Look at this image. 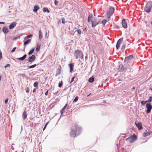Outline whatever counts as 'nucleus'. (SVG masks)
<instances>
[{"instance_id":"nucleus-53","label":"nucleus","mask_w":152,"mask_h":152,"mask_svg":"<svg viewBox=\"0 0 152 152\" xmlns=\"http://www.w3.org/2000/svg\"><path fill=\"white\" fill-rule=\"evenodd\" d=\"M91 20H91V19H90L89 18H88V22H91Z\"/></svg>"},{"instance_id":"nucleus-45","label":"nucleus","mask_w":152,"mask_h":152,"mask_svg":"<svg viewBox=\"0 0 152 152\" xmlns=\"http://www.w3.org/2000/svg\"><path fill=\"white\" fill-rule=\"evenodd\" d=\"M75 78V77H73L72 78L71 80L70 83H71L72 82L74 81Z\"/></svg>"},{"instance_id":"nucleus-12","label":"nucleus","mask_w":152,"mask_h":152,"mask_svg":"<svg viewBox=\"0 0 152 152\" xmlns=\"http://www.w3.org/2000/svg\"><path fill=\"white\" fill-rule=\"evenodd\" d=\"M122 25L123 27L125 28H126L127 27V24L124 19H123L122 20Z\"/></svg>"},{"instance_id":"nucleus-29","label":"nucleus","mask_w":152,"mask_h":152,"mask_svg":"<svg viewBox=\"0 0 152 152\" xmlns=\"http://www.w3.org/2000/svg\"><path fill=\"white\" fill-rule=\"evenodd\" d=\"M38 82L37 81L35 82L34 83V86L35 87H37L38 85Z\"/></svg>"},{"instance_id":"nucleus-34","label":"nucleus","mask_w":152,"mask_h":152,"mask_svg":"<svg viewBox=\"0 0 152 152\" xmlns=\"http://www.w3.org/2000/svg\"><path fill=\"white\" fill-rule=\"evenodd\" d=\"M129 68V65H125V71L127 70V69H128Z\"/></svg>"},{"instance_id":"nucleus-25","label":"nucleus","mask_w":152,"mask_h":152,"mask_svg":"<svg viewBox=\"0 0 152 152\" xmlns=\"http://www.w3.org/2000/svg\"><path fill=\"white\" fill-rule=\"evenodd\" d=\"M34 48H33L28 53V54L29 55H30L31 54L34 52Z\"/></svg>"},{"instance_id":"nucleus-18","label":"nucleus","mask_w":152,"mask_h":152,"mask_svg":"<svg viewBox=\"0 0 152 152\" xmlns=\"http://www.w3.org/2000/svg\"><path fill=\"white\" fill-rule=\"evenodd\" d=\"M22 115L23 120H25L27 118V114L26 111L23 112Z\"/></svg>"},{"instance_id":"nucleus-22","label":"nucleus","mask_w":152,"mask_h":152,"mask_svg":"<svg viewBox=\"0 0 152 152\" xmlns=\"http://www.w3.org/2000/svg\"><path fill=\"white\" fill-rule=\"evenodd\" d=\"M31 39H29L25 41L24 43V45H25L27 44H28V43H30L31 42Z\"/></svg>"},{"instance_id":"nucleus-13","label":"nucleus","mask_w":152,"mask_h":152,"mask_svg":"<svg viewBox=\"0 0 152 152\" xmlns=\"http://www.w3.org/2000/svg\"><path fill=\"white\" fill-rule=\"evenodd\" d=\"M135 124L139 130H141L142 129V128L141 123H135Z\"/></svg>"},{"instance_id":"nucleus-6","label":"nucleus","mask_w":152,"mask_h":152,"mask_svg":"<svg viewBox=\"0 0 152 152\" xmlns=\"http://www.w3.org/2000/svg\"><path fill=\"white\" fill-rule=\"evenodd\" d=\"M146 107L147 108L146 113H149L152 109V106L150 103H147L146 105Z\"/></svg>"},{"instance_id":"nucleus-42","label":"nucleus","mask_w":152,"mask_h":152,"mask_svg":"<svg viewBox=\"0 0 152 152\" xmlns=\"http://www.w3.org/2000/svg\"><path fill=\"white\" fill-rule=\"evenodd\" d=\"M58 2V1H57V0H55L54 4L55 5H56V6L57 5Z\"/></svg>"},{"instance_id":"nucleus-61","label":"nucleus","mask_w":152,"mask_h":152,"mask_svg":"<svg viewBox=\"0 0 152 152\" xmlns=\"http://www.w3.org/2000/svg\"><path fill=\"white\" fill-rule=\"evenodd\" d=\"M49 122H47L45 125H46V126H47V124H48Z\"/></svg>"},{"instance_id":"nucleus-4","label":"nucleus","mask_w":152,"mask_h":152,"mask_svg":"<svg viewBox=\"0 0 152 152\" xmlns=\"http://www.w3.org/2000/svg\"><path fill=\"white\" fill-rule=\"evenodd\" d=\"M91 22L92 23V27H95L96 25L101 23L100 19L97 18H95L94 20H91Z\"/></svg>"},{"instance_id":"nucleus-33","label":"nucleus","mask_w":152,"mask_h":152,"mask_svg":"<svg viewBox=\"0 0 152 152\" xmlns=\"http://www.w3.org/2000/svg\"><path fill=\"white\" fill-rule=\"evenodd\" d=\"M63 83L62 81H61L58 84V87L59 88H61L62 86Z\"/></svg>"},{"instance_id":"nucleus-43","label":"nucleus","mask_w":152,"mask_h":152,"mask_svg":"<svg viewBox=\"0 0 152 152\" xmlns=\"http://www.w3.org/2000/svg\"><path fill=\"white\" fill-rule=\"evenodd\" d=\"M26 92L27 93H28L29 92V88L28 87H27L26 88Z\"/></svg>"},{"instance_id":"nucleus-24","label":"nucleus","mask_w":152,"mask_h":152,"mask_svg":"<svg viewBox=\"0 0 152 152\" xmlns=\"http://www.w3.org/2000/svg\"><path fill=\"white\" fill-rule=\"evenodd\" d=\"M94 81V78L93 77L90 78L88 80V81L90 83H92Z\"/></svg>"},{"instance_id":"nucleus-44","label":"nucleus","mask_w":152,"mask_h":152,"mask_svg":"<svg viewBox=\"0 0 152 152\" xmlns=\"http://www.w3.org/2000/svg\"><path fill=\"white\" fill-rule=\"evenodd\" d=\"M10 64H7L4 66L5 68H7V67H10Z\"/></svg>"},{"instance_id":"nucleus-28","label":"nucleus","mask_w":152,"mask_h":152,"mask_svg":"<svg viewBox=\"0 0 152 152\" xmlns=\"http://www.w3.org/2000/svg\"><path fill=\"white\" fill-rule=\"evenodd\" d=\"M152 101V96H150L149 99H148V100L146 101L147 102H151Z\"/></svg>"},{"instance_id":"nucleus-64","label":"nucleus","mask_w":152,"mask_h":152,"mask_svg":"<svg viewBox=\"0 0 152 152\" xmlns=\"http://www.w3.org/2000/svg\"><path fill=\"white\" fill-rule=\"evenodd\" d=\"M87 58V56H86L85 57L86 58Z\"/></svg>"},{"instance_id":"nucleus-7","label":"nucleus","mask_w":152,"mask_h":152,"mask_svg":"<svg viewBox=\"0 0 152 152\" xmlns=\"http://www.w3.org/2000/svg\"><path fill=\"white\" fill-rule=\"evenodd\" d=\"M125 64L124 66L123 64H120L119 67L118 68V70L119 71L123 72L125 71Z\"/></svg>"},{"instance_id":"nucleus-39","label":"nucleus","mask_w":152,"mask_h":152,"mask_svg":"<svg viewBox=\"0 0 152 152\" xmlns=\"http://www.w3.org/2000/svg\"><path fill=\"white\" fill-rule=\"evenodd\" d=\"M8 100H9L8 98H7L5 100V101H4V103L6 104H7V103Z\"/></svg>"},{"instance_id":"nucleus-38","label":"nucleus","mask_w":152,"mask_h":152,"mask_svg":"<svg viewBox=\"0 0 152 152\" xmlns=\"http://www.w3.org/2000/svg\"><path fill=\"white\" fill-rule=\"evenodd\" d=\"M32 36H33V35L32 34H30V35H28L26 37H25V38H26V39L28 38H29L31 37Z\"/></svg>"},{"instance_id":"nucleus-63","label":"nucleus","mask_w":152,"mask_h":152,"mask_svg":"<svg viewBox=\"0 0 152 152\" xmlns=\"http://www.w3.org/2000/svg\"><path fill=\"white\" fill-rule=\"evenodd\" d=\"M119 81H121L122 80L121 79H119Z\"/></svg>"},{"instance_id":"nucleus-52","label":"nucleus","mask_w":152,"mask_h":152,"mask_svg":"<svg viewBox=\"0 0 152 152\" xmlns=\"http://www.w3.org/2000/svg\"><path fill=\"white\" fill-rule=\"evenodd\" d=\"M46 125H45L44 128H43V130H45V129L46 128Z\"/></svg>"},{"instance_id":"nucleus-47","label":"nucleus","mask_w":152,"mask_h":152,"mask_svg":"<svg viewBox=\"0 0 152 152\" xmlns=\"http://www.w3.org/2000/svg\"><path fill=\"white\" fill-rule=\"evenodd\" d=\"M48 90H47L45 92V94L46 96H47L48 95Z\"/></svg>"},{"instance_id":"nucleus-3","label":"nucleus","mask_w":152,"mask_h":152,"mask_svg":"<svg viewBox=\"0 0 152 152\" xmlns=\"http://www.w3.org/2000/svg\"><path fill=\"white\" fill-rule=\"evenodd\" d=\"M114 10L115 9L114 7H110L109 9L107 11L106 14L108 20L110 19V17L114 13Z\"/></svg>"},{"instance_id":"nucleus-14","label":"nucleus","mask_w":152,"mask_h":152,"mask_svg":"<svg viewBox=\"0 0 152 152\" xmlns=\"http://www.w3.org/2000/svg\"><path fill=\"white\" fill-rule=\"evenodd\" d=\"M17 24V23L15 22H13L11 23L9 26V28L10 29H13L14 27H15Z\"/></svg>"},{"instance_id":"nucleus-58","label":"nucleus","mask_w":152,"mask_h":152,"mask_svg":"<svg viewBox=\"0 0 152 152\" xmlns=\"http://www.w3.org/2000/svg\"><path fill=\"white\" fill-rule=\"evenodd\" d=\"M47 35V31H46V33H45V37H46Z\"/></svg>"},{"instance_id":"nucleus-36","label":"nucleus","mask_w":152,"mask_h":152,"mask_svg":"<svg viewBox=\"0 0 152 152\" xmlns=\"http://www.w3.org/2000/svg\"><path fill=\"white\" fill-rule=\"evenodd\" d=\"M62 20V23L63 24H64L65 23V19L64 18H62L61 19Z\"/></svg>"},{"instance_id":"nucleus-5","label":"nucleus","mask_w":152,"mask_h":152,"mask_svg":"<svg viewBox=\"0 0 152 152\" xmlns=\"http://www.w3.org/2000/svg\"><path fill=\"white\" fill-rule=\"evenodd\" d=\"M137 136L135 135H134L127 138L126 140L129 141L130 143H132L135 141L137 140Z\"/></svg>"},{"instance_id":"nucleus-21","label":"nucleus","mask_w":152,"mask_h":152,"mask_svg":"<svg viewBox=\"0 0 152 152\" xmlns=\"http://www.w3.org/2000/svg\"><path fill=\"white\" fill-rule=\"evenodd\" d=\"M126 46V44L125 43H123L121 46V50L122 52H124Z\"/></svg>"},{"instance_id":"nucleus-16","label":"nucleus","mask_w":152,"mask_h":152,"mask_svg":"<svg viewBox=\"0 0 152 152\" xmlns=\"http://www.w3.org/2000/svg\"><path fill=\"white\" fill-rule=\"evenodd\" d=\"M27 56V55L25 54L22 57L18 58L17 59L19 60L23 61L25 59V58Z\"/></svg>"},{"instance_id":"nucleus-40","label":"nucleus","mask_w":152,"mask_h":152,"mask_svg":"<svg viewBox=\"0 0 152 152\" xmlns=\"http://www.w3.org/2000/svg\"><path fill=\"white\" fill-rule=\"evenodd\" d=\"M79 57H80L81 59L83 58V55L82 53H81V54H80V56Z\"/></svg>"},{"instance_id":"nucleus-26","label":"nucleus","mask_w":152,"mask_h":152,"mask_svg":"<svg viewBox=\"0 0 152 152\" xmlns=\"http://www.w3.org/2000/svg\"><path fill=\"white\" fill-rule=\"evenodd\" d=\"M42 38V34L41 30L39 31V39L40 40Z\"/></svg>"},{"instance_id":"nucleus-35","label":"nucleus","mask_w":152,"mask_h":152,"mask_svg":"<svg viewBox=\"0 0 152 152\" xmlns=\"http://www.w3.org/2000/svg\"><path fill=\"white\" fill-rule=\"evenodd\" d=\"M78 100V97L77 96L76 97H75V99L73 101V102H76Z\"/></svg>"},{"instance_id":"nucleus-20","label":"nucleus","mask_w":152,"mask_h":152,"mask_svg":"<svg viewBox=\"0 0 152 152\" xmlns=\"http://www.w3.org/2000/svg\"><path fill=\"white\" fill-rule=\"evenodd\" d=\"M41 44L40 43H37V47L36 49V50L37 52H38L40 49Z\"/></svg>"},{"instance_id":"nucleus-60","label":"nucleus","mask_w":152,"mask_h":152,"mask_svg":"<svg viewBox=\"0 0 152 152\" xmlns=\"http://www.w3.org/2000/svg\"><path fill=\"white\" fill-rule=\"evenodd\" d=\"M1 76H0V81H1Z\"/></svg>"},{"instance_id":"nucleus-37","label":"nucleus","mask_w":152,"mask_h":152,"mask_svg":"<svg viewBox=\"0 0 152 152\" xmlns=\"http://www.w3.org/2000/svg\"><path fill=\"white\" fill-rule=\"evenodd\" d=\"M146 102H147L146 101H142L141 102V104H142V105H144Z\"/></svg>"},{"instance_id":"nucleus-57","label":"nucleus","mask_w":152,"mask_h":152,"mask_svg":"<svg viewBox=\"0 0 152 152\" xmlns=\"http://www.w3.org/2000/svg\"><path fill=\"white\" fill-rule=\"evenodd\" d=\"M65 109V108L63 107L61 110H62V111H64Z\"/></svg>"},{"instance_id":"nucleus-54","label":"nucleus","mask_w":152,"mask_h":152,"mask_svg":"<svg viewBox=\"0 0 152 152\" xmlns=\"http://www.w3.org/2000/svg\"><path fill=\"white\" fill-rule=\"evenodd\" d=\"M5 23L4 22H0V24H4Z\"/></svg>"},{"instance_id":"nucleus-1","label":"nucleus","mask_w":152,"mask_h":152,"mask_svg":"<svg viewBox=\"0 0 152 152\" xmlns=\"http://www.w3.org/2000/svg\"><path fill=\"white\" fill-rule=\"evenodd\" d=\"M81 131V129L78 125H76L71 128L70 135L71 137H75L79 135Z\"/></svg>"},{"instance_id":"nucleus-30","label":"nucleus","mask_w":152,"mask_h":152,"mask_svg":"<svg viewBox=\"0 0 152 152\" xmlns=\"http://www.w3.org/2000/svg\"><path fill=\"white\" fill-rule=\"evenodd\" d=\"M107 22V21L105 20L104 19L102 21H100V23H102L103 25H105Z\"/></svg>"},{"instance_id":"nucleus-11","label":"nucleus","mask_w":152,"mask_h":152,"mask_svg":"<svg viewBox=\"0 0 152 152\" xmlns=\"http://www.w3.org/2000/svg\"><path fill=\"white\" fill-rule=\"evenodd\" d=\"M133 57L132 55H130L127 57H126L125 58L124 62H126V61H128L131 60L133 58Z\"/></svg>"},{"instance_id":"nucleus-56","label":"nucleus","mask_w":152,"mask_h":152,"mask_svg":"<svg viewBox=\"0 0 152 152\" xmlns=\"http://www.w3.org/2000/svg\"><path fill=\"white\" fill-rule=\"evenodd\" d=\"M36 91V89H34L33 90V92H35Z\"/></svg>"},{"instance_id":"nucleus-27","label":"nucleus","mask_w":152,"mask_h":152,"mask_svg":"<svg viewBox=\"0 0 152 152\" xmlns=\"http://www.w3.org/2000/svg\"><path fill=\"white\" fill-rule=\"evenodd\" d=\"M37 66V65L36 64H34L33 65H31L29 66H27V67H28V69L32 68H34L35 67Z\"/></svg>"},{"instance_id":"nucleus-62","label":"nucleus","mask_w":152,"mask_h":152,"mask_svg":"<svg viewBox=\"0 0 152 152\" xmlns=\"http://www.w3.org/2000/svg\"><path fill=\"white\" fill-rule=\"evenodd\" d=\"M91 94V93L88 96H90Z\"/></svg>"},{"instance_id":"nucleus-49","label":"nucleus","mask_w":152,"mask_h":152,"mask_svg":"<svg viewBox=\"0 0 152 152\" xmlns=\"http://www.w3.org/2000/svg\"><path fill=\"white\" fill-rule=\"evenodd\" d=\"M58 93V92L57 91V92H56L53 93V94L55 95H57V94Z\"/></svg>"},{"instance_id":"nucleus-10","label":"nucleus","mask_w":152,"mask_h":152,"mask_svg":"<svg viewBox=\"0 0 152 152\" xmlns=\"http://www.w3.org/2000/svg\"><path fill=\"white\" fill-rule=\"evenodd\" d=\"M36 59V56L35 55H33L30 57L28 59V61L29 62H32Z\"/></svg>"},{"instance_id":"nucleus-2","label":"nucleus","mask_w":152,"mask_h":152,"mask_svg":"<svg viewBox=\"0 0 152 152\" xmlns=\"http://www.w3.org/2000/svg\"><path fill=\"white\" fill-rule=\"evenodd\" d=\"M152 7V1H149L148 2L144 8V10L147 13L151 12Z\"/></svg>"},{"instance_id":"nucleus-50","label":"nucleus","mask_w":152,"mask_h":152,"mask_svg":"<svg viewBox=\"0 0 152 152\" xmlns=\"http://www.w3.org/2000/svg\"><path fill=\"white\" fill-rule=\"evenodd\" d=\"M109 80V79L108 78H107L105 80V82H107Z\"/></svg>"},{"instance_id":"nucleus-23","label":"nucleus","mask_w":152,"mask_h":152,"mask_svg":"<svg viewBox=\"0 0 152 152\" xmlns=\"http://www.w3.org/2000/svg\"><path fill=\"white\" fill-rule=\"evenodd\" d=\"M43 11L44 12H47L48 13H49L50 12V11L48 9V8L46 7H44L43 9Z\"/></svg>"},{"instance_id":"nucleus-17","label":"nucleus","mask_w":152,"mask_h":152,"mask_svg":"<svg viewBox=\"0 0 152 152\" xmlns=\"http://www.w3.org/2000/svg\"><path fill=\"white\" fill-rule=\"evenodd\" d=\"M39 7L38 5H36L34 7L33 11L35 12H37V10L39 9Z\"/></svg>"},{"instance_id":"nucleus-19","label":"nucleus","mask_w":152,"mask_h":152,"mask_svg":"<svg viewBox=\"0 0 152 152\" xmlns=\"http://www.w3.org/2000/svg\"><path fill=\"white\" fill-rule=\"evenodd\" d=\"M70 68V72H71L73 70L74 64L73 63H71L69 64Z\"/></svg>"},{"instance_id":"nucleus-48","label":"nucleus","mask_w":152,"mask_h":152,"mask_svg":"<svg viewBox=\"0 0 152 152\" xmlns=\"http://www.w3.org/2000/svg\"><path fill=\"white\" fill-rule=\"evenodd\" d=\"M147 136V134H146L145 132H144V134H143V136L144 137H146Z\"/></svg>"},{"instance_id":"nucleus-15","label":"nucleus","mask_w":152,"mask_h":152,"mask_svg":"<svg viewBox=\"0 0 152 152\" xmlns=\"http://www.w3.org/2000/svg\"><path fill=\"white\" fill-rule=\"evenodd\" d=\"M3 32L5 34L7 33L9 31L8 28L6 26H4L2 28Z\"/></svg>"},{"instance_id":"nucleus-31","label":"nucleus","mask_w":152,"mask_h":152,"mask_svg":"<svg viewBox=\"0 0 152 152\" xmlns=\"http://www.w3.org/2000/svg\"><path fill=\"white\" fill-rule=\"evenodd\" d=\"M76 31H77L78 34H83V33L82 32L81 30L79 29H77V30H76Z\"/></svg>"},{"instance_id":"nucleus-8","label":"nucleus","mask_w":152,"mask_h":152,"mask_svg":"<svg viewBox=\"0 0 152 152\" xmlns=\"http://www.w3.org/2000/svg\"><path fill=\"white\" fill-rule=\"evenodd\" d=\"M82 52L80 50H76L74 53V56L75 57L76 59H77L79 57L80 54H81Z\"/></svg>"},{"instance_id":"nucleus-59","label":"nucleus","mask_w":152,"mask_h":152,"mask_svg":"<svg viewBox=\"0 0 152 152\" xmlns=\"http://www.w3.org/2000/svg\"><path fill=\"white\" fill-rule=\"evenodd\" d=\"M20 38L19 37H16V38H15V39H17V38Z\"/></svg>"},{"instance_id":"nucleus-41","label":"nucleus","mask_w":152,"mask_h":152,"mask_svg":"<svg viewBox=\"0 0 152 152\" xmlns=\"http://www.w3.org/2000/svg\"><path fill=\"white\" fill-rule=\"evenodd\" d=\"M16 48H17L16 47H15L14 48H13V49L11 51V52L12 53H13V52H14L15 51V50L16 49Z\"/></svg>"},{"instance_id":"nucleus-51","label":"nucleus","mask_w":152,"mask_h":152,"mask_svg":"<svg viewBox=\"0 0 152 152\" xmlns=\"http://www.w3.org/2000/svg\"><path fill=\"white\" fill-rule=\"evenodd\" d=\"M67 104H66L65 105V106H64V107L65 108H66L67 106Z\"/></svg>"},{"instance_id":"nucleus-32","label":"nucleus","mask_w":152,"mask_h":152,"mask_svg":"<svg viewBox=\"0 0 152 152\" xmlns=\"http://www.w3.org/2000/svg\"><path fill=\"white\" fill-rule=\"evenodd\" d=\"M93 18V16L92 14H90L88 16V18H89L91 20Z\"/></svg>"},{"instance_id":"nucleus-9","label":"nucleus","mask_w":152,"mask_h":152,"mask_svg":"<svg viewBox=\"0 0 152 152\" xmlns=\"http://www.w3.org/2000/svg\"><path fill=\"white\" fill-rule=\"evenodd\" d=\"M123 40V38L120 39L117 41L116 44V48L117 49H118L120 47V45Z\"/></svg>"},{"instance_id":"nucleus-46","label":"nucleus","mask_w":152,"mask_h":152,"mask_svg":"<svg viewBox=\"0 0 152 152\" xmlns=\"http://www.w3.org/2000/svg\"><path fill=\"white\" fill-rule=\"evenodd\" d=\"M63 111H62V110H60V113H61V115L63 114Z\"/></svg>"},{"instance_id":"nucleus-55","label":"nucleus","mask_w":152,"mask_h":152,"mask_svg":"<svg viewBox=\"0 0 152 152\" xmlns=\"http://www.w3.org/2000/svg\"><path fill=\"white\" fill-rule=\"evenodd\" d=\"M87 31V29L86 28H85L83 29V31Z\"/></svg>"}]
</instances>
